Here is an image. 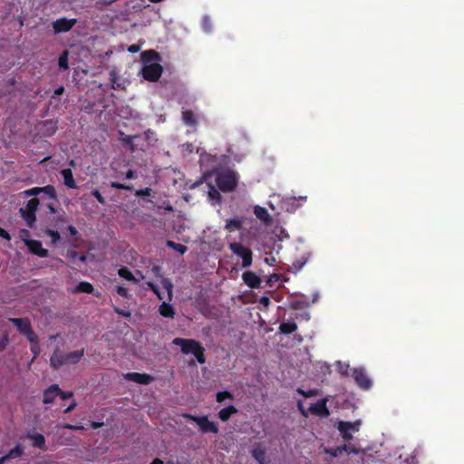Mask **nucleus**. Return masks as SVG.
<instances>
[{"mask_svg": "<svg viewBox=\"0 0 464 464\" xmlns=\"http://www.w3.org/2000/svg\"><path fill=\"white\" fill-rule=\"evenodd\" d=\"M84 355V349L63 353L59 348H56L50 357V366L58 370L63 365L77 364Z\"/></svg>", "mask_w": 464, "mask_h": 464, "instance_id": "f257e3e1", "label": "nucleus"}, {"mask_svg": "<svg viewBox=\"0 0 464 464\" xmlns=\"http://www.w3.org/2000/svg\"><path fill=\"white\" fill-rule=\"evenodd\" d=\"M237 174L229 169L218 172L216 176V184L223 192L233 191L237 188Z\"/></svg>", "mask_w": 464, "mask_h": 464, "instance_id": "f03ea898", "label": "nucleus"}, {"mask_svg": "<svg viewBox=\"0 0 464 464\" xmlns=\"http://www.w3.org/2000/svg\"><path fill=\"white\" fill-rule=\"evenodd\" d=\"M229 250L237 256L242 259V267H249L253 262L252 250L242 245L241 242H230L228 244Z\"/></svg>", "mask_w": 464, "mask_h": 464, "instance_id": "7ed1b4c3", "label": "nucleus"}, {"mask_svg": "<svg viewBox=\"0 0 464 464\" xmlns=\"http://www.w3.org/2000/svg\"><path fill=\"white\" fill-rule=\"evenodd\" d=\"M184 418L196 422L202 433L211 432L217 434L219 430L218 425L214 421L209 420L208 416L197 417L187 413L184 415Z\"/></svg>", "mask_w": 464, "mask_h": 464, "instance_id": "20e7f679", "label": "nucleus"}, {"mask_svg": "<svg viewBox=\"0 0 464 464\" xmlns=\"http://www.w3.org/2000/svg\"><path fill=\"white\" fill-rule=\"evenodd\" d=\"M38 198H34L28 200L25 209L20 208V213L29 227H33L34 224L36 221L35 212L38 208Z\"/></svg>", "mask_w": 464, "mask_h": 464, "instance_id": "39448f33", "label": "nucleus"}, {"mask_svg": "<svg viewBox=\"0 0 464 464\" xmlns=\"http://www.w3.org/2000/svg\"><path fill=\"white\" fill-rule=\"evenodd\" d=\"M9 321L16 326L19 333L24 335L29 342H33L36 334L31 325L28 318H10Z\"/></svg>", "mask_w": 464, "mask_h": 464, "instance_id": "423d86ee", "label": "nucleus"}, {"mask_svg": "<svg viewBox=\"0 0 464 464\" xmlns=\"http://www.w3.org/2000/svg\"><path fill=\"white\" fill-rule=\"evenodd\" d=\"M360 420H356L353 422L341 420L337 424V429L340 431L343 440L349 441L353 439L352 432H357L360 429Z\"/></svg>", "mask_w": 464, "mask_h": 464, "instance_id": "0eeeda50", "label": "nucleus"}, {"mask_svg": "<svg viewBox=\"0 0 464 464\" xmlns=\"http://www.w3.org/2000/svg\"><path fill=\"white\" fill-rule=\"evenodd\" d=\"M174 345L179 346L180 351L183 354H192L198 348H199L202 344L194 339H186L177 337L172 341Z\"/></svg>", "mask_w": 464, "mask_h": 464, "instance_id": "6e6552de", "label": "nucleus"}, {"mask_svg": "<svg viewBox=\"0 0 464 464\" xmlns=\"http://www.w3.org/2000/svg\"><path fill=\"white\" fill-rule=\"evenodd\" d=\"M245 218L237 216L233 218H227L225 221L224 230L231 233L235 231L240 232V241L245 240V231L246 229L243 227Z\"/></svg>", "mask_w": 464, "mask_h": 464, "instance_id": "1a4fd4ad", "label": "nucleus"}, {"mask_svg": "<svg viewBox=\"0 0 464 464\" xmlns=\"http://www.w3.org/2000/svg\"><path fill=\"white\" fill-rule=\"evenodd\" d=\"M163 72V68L160 63L146 64L141 69L142 77L149 82H157Z\"/></svg>", "mask_w": 464, "mask_h": 464, "instance_id": "9d476101", "label": "nucleus"}, {"mask_svg": "<svg viewBox=\"0 0 464 464\" xmlns=\"http://www.w3.org/2000/svg\"><path fill=\"white\" fill-rule=\"evenodd\" d=\"M76 24L77 19L75 18L61 17L52 23L53 34H59L62 33H67L71 31Z\"/></svg>", "mask_w": 464, "mask_h": 464, "instance_id": "9b49d317", "label": "nucleus"}, {"mask_svg": "<svg viewBox=\"0 0 464 464\" xmlns=\"http://www.w3.org/2000/svg\"><path fill=\"white\" fill-rule=\"evenodd\" d=\"M352 371V376L354 379L355 383L362 390H369L372 382L366 374L364 369L362 368H354Z\"/></svg>", "mask_w": 464, "mask_h": 464, "instance_id": "f8f14e48", "label": "nucleus"}, {"mask_svg": "<svg viewBox=\"0 0 464 464\" xmlns=\"http://www.w3.org/2000/svg\"><path fill=\"white\" fill-rule=\"evenodd\" d=\"M327 398H323L309 407V411L313 415H316L322 418H327L330 416V411L327 408Z\"/></svg>", "mask_w": 464, "mask_h": 464, "instance_id": "ddd939ff", "label": "nucleus"}, {"mask_svg": "<svg viewBox=\"0 0 464 464\" xmlns=\"http://www.w3.org/2000/svg\"><path fill=\"white\" fill-rule=\"evenodd\" d=\"M24 244L27 246L29 251L40 257L48 256V250L44 248L41 241L35 239H26L24 240Z\"/></svg>", "mask_w": 464, "mask_h": 464, "instance_id": "4468645a", "label": "nucleus"}, {"mask_svg": "<svg viewBox=\"0 0 464 464\" xmlns=\"http://www.w3.org/2000/svg\"><path fill=\"white\" fill-rule=\"evenodd\" d=\"M124 378L128 381L144 385L150 384L154 380V378L148 373H140L135 372L126 373Z\"/></svg>", "mask_w": 464, "mask_h": 464, "instance_id": "2eb2a0df", "label": "nucleus"}, {"mask_svg": "<svg viewBox=\"0 0 464 464\" xmlns=\"http://www.w3.org/2000/svg\"><path fill=\"white\" fill-rule=\"evenodd\" d=\"M244 283L250 288L255 289L260 287L261 279L253 271H246L242 275Z\"/></svg>", "mask_w": 464, "mask_h": 464, "instance_id": "dca6fc26", "label": "nucleus"}, {"mask_svg": "<svg viewBox=\"0 0 464 464\" xmlns=\"http://www.w3.org/2000/svg\"><path fill=\"white\" fill-rule=\"evenodd\" d=\"M60 392V387L58 384H52L47 389L44 391L43 393V403L44 404H51L54 401L55 398L58 397L57 392Z\"/></svg>", "mask_w": 464, "mask_h": 464, "instance_id": "f3484780", "label": "nucleus"}, {"mask_svg": "<svg viewBox=\"0 0 464 464\" xmlns=\"http://www.w3.org/2000/svg\"><path fill=\"white\" fill-rule=\"evenodd\" d=\"M152 271L156 276L160 278V283H161L163 288H165L167 290L169 299L171 300L172 291H173L172 282L170 281V279H169L167 277H163V276L161 275V269L160 266H153Z\"/></svg>", "mask_w": 464, "mask_h": 464, "instance_id": "a211bd4d", "label": "nucleus"}, {"mask_svg": "<svg viewBox=\"0 0 464 464\" xmlns=\"http://www.w3.org/2000/svg\"><path fill=\"white\" fill-rule=\"evenodd\" d=\"M26 438L32 440L33 447L40 449L43 451L47 450L45 438L43 434L28 432Z\"/></svg>", "mask_w": 464, "mask_h": 464, "instance_id": "6ab92c4d", "label": "nucleus"}, {"mask_svg": "<svg viewBox=\"0 0 464 464\" xmlns=\"http://www.w3.org/2000/svg\"><path fill=\"white\" fill-rule=\"evenodd\" d=\"M252 458L259 464H268L266 461V453L265 449H262L260 444L250 450Z\"/></svg>", "mask_w": 464, "mask_h": 464, "instance_id": "aec40b11", "label": "nucleus"}, {"mask_svg": "<svg viewBox=\"0 0 464 464\" xmlns=\"http://www.w3.org/2000/svg\"><path fill=\"white\" fill-rule=\"evenodd\" d=\"M255 216L263 221L265 224H270L272 222V218L267 211V209L261 206H255L254 208Z\"/></svg>", "mask_w": 464, "mask_h": 464, "instance_id": "412c9836", "label": "nucleus"}, {"mask_svg": "<svg viewBox=\"0 0 464 464\" xmlns=\"http://www.w3.org/2000/svg\"><path fill=\"white\" fill-rule=\"evenodd\" d=\"M61 175L63 179V184L69 188H76L77 185L73 178V174L71 169H63L61 171Z\"/></svg>", "mask_w": 464, "mask_h": 464, "instance_id": "4be33fe9", "label": "nucleus"}, {"mask_svg": "<svg viewBox=\"0 0 464 464\" xmlns=\"http://www.w3.org/2000/svg\"><path fill=\"white\" fill-rule=\"evenodd\" d=\"M24 453V447L21 444H17L14 448L9 450L7 454L0 458V464H3L6 459L19 458Z\"/></svg>", "mask_w": 464, "mask_h": 464, "instance_id": "5701e85b", "label": "nucleus"}, {"mask_svg": "<svg viewBox=\"0 0 464 464\" xmlns=\"http://www.w3.org/2000/svg\"><path fill=\"white\" fill-rule=\"evenodd\" d=\"M236 413H237V409L234 405H229L218 411V418L222 421H227Z\"/></svg>", "mask_w": 464, "mask_h": 464, "instance_id": "b1692460", "label": "nucleus"}, {"mask_svg": "<svg viewBox=\"0 0 464 464\" xmlns=\"http://www.w3.org/2000/svg\"><path fill=\"white\" fill-rule=\"evenodd\" d=\"M159 312L161 316L166 317V318H173L175 315L174 307L170 304L166 303V302H163L160 305Z\"/></svg>", "mask_w": 464, "mask_h": 464, "instance_id": "393cba45", "label": "nucleus"}, {"mask_svg": "<svg viewBox=\"0 0 464 464\" xmlns=\"http://www.w3.org/2000/svg\"><path fill=\"white\" fill-rule=\"evenodd\" d=\"M182 120L186 125L190 127H196L198 124L197 117L190 110H185L182 111Z\"/></svg>", "mask_w": 464, "mask_h": 464, "instance_id": "a878e982", "label": "nucleus"}, {"mask_svg": "<svg viewBox=\"0 0 464 464\" xmlns=\"http://www.w3.org/2000/svg\"><path fill=\"white\" fill-rule=\"evenodd\" d=\"M297 329V324L293 321L283 322L280 324V333L284 334H291Z\"/></svg>", "mask_w": 464, "mask_h": 464, "instance_id": "bb28decb", "label": "nucleus"}, {"mask_svg": "<svg viewBox=\"0 0 464 464\" xmlns=\"http://www.w3.org/2000/svg\"><path fill=\"white\" fill-rule=\"evenodd\" d=\"M93 290H94L93 285L91 283L86 282V281H82L77 285L74 292L75 293L92 294L93 292Z\"/></svg>", "mask_w": 464, "mask_h": 464, "instance_id": "cd10ccee", "label": "nucleus"}, {"mask_svg": "<svg viewBox=\"0 0 464 464\" xmlns=\"http://www.w3.org/2000/svg\"><path fill=\"white\" fill-rule=\"evenodd\" d=\"M166 246L177 252H179L180 255H184L188 251V247L184 245L176 243L171 240H167Z\"/></svg>", "mask_w": 464, "mask_h": 464, "instance_id": "c85d7f7f", "label": "nucleus"}, {"mask_svg": "<svg viewBox=\"0 0 464 464\" xmlns=\"http://www.w3.org/2000/svg\"><path fill=\"white\" fill-rule=\"evenodd\" d=\"M118 275L128 280V281H130V282H134L136 283L137 282V279L135 278V276H133V274L131 273V271L128 268V267H121L118 270Z\"/></svg>", "mask_w": 464, "mask_h": 464, "instance_id": "c756f323", "label": "nucleus"}, {"mask_svg": "<svg viewBox=\"0 0 464 464\" xmlns=\"http://www.w3.org/2000/svg\"><path fill=\"white\" fill-rule=\"evenodd\" d=\"M40 192L44 193L47 195L50 198L56 199V190L55 188L53 185H47L45 187H40Z\"/></svg>", "mask_w": 464, "mask_h": 464, "instance_id": "7c9ffc66", "label": "nucleus"}, {"mask_svg": "<svg viewBox=\"0 0 464 464\" xmlns=\"http://www.w3.org/2000/svg\"><path fill=\"white\" fill-rule=\"evenodd\" d=\"M192 354L197 359L198 363L204 364L206 362L205 348L203 345L198 348L194 353H192Z\"/></svg>", "mask_w": 464, "mask_h": 464, "instance_id": "2f4dec72", "label": "nucleus"}, {"mask_svg": "<svg viewBox=\"0 0 464 464\" xmlns=\"http://www.w3.org/2000/svg\"><path fill=\"white\" fill-rule=\"evenodd\" d=\"M120 135L121 136V141L124 144L129 145L131 151H134L135 149H134L133 140L136 139L137 136L125 135L122 131H120Z\"/></svg>", "mask_w": 464, "mask_h": 464, "instance_id": "473e14b6", "label": "nucleus"}, {"mask_svg": "<svg viewBox=\"0 0 464 464\" xmlns=\"http://www.w3.org/2000/svg\"><path fill=\"white\" fill-rule=\"evenodd\" d=\"M226 399L233 400V394L228 391L218 392L216 394V401L219 403L223 402Z\"/></svg>", "mask_w": 464, "mask_h": 464, "instance_id": "72a5a7b5", "label": "nucleus"}, {"mask_svg": "<svg viewBox=\"0 0 464 464\" xmlns=\"http://www.w3.org/2000/svg\"><path fill=\"white\" fill-rule=\"evenodd\" d=\"M58 65L60 69L67 70L69 68L68 65V51H63V53L60 55L58 60Z\"/></svg>", "mask_w": 464, "mask_h": 464, "instance_id": "f704fd0d", "label": "nucleus"}, {"mask_svg": "<svg viewBox=\"0 0 464 464\" xmlns=\"http://www.w3.org/2000/svg\"><path fill=\"white\" fill-rule=\"evenodd\" d=\"M296 392L304 398L314 397L319 394V391L317 389H309L308 391H304L302 388H298Z\"/></svg>", "mask_w": 464, "mask_h": 464, "instance_id": "c9c22d12", "label": "nucleus"}, {"mask_svg": "<svg viewBox=\"0 0 464 464\" xmlns=\"http://www.w3.org/2000/svg\"><path fill=\"white\" fill-rule=\"evenodd\" d=\"M110 80L111 82V87L112 89H119L121 88V84L120 82V77L119 75L116 73V72L114 71H111L110 72Z\"/></svg>", "mask_w": 464, "mask_h": 464, "instance_id": "e433bc0d", "label": "nucleus"}, {"mask_svg": "<svg viewBox=\"0 0 464 464\" xmlns=\"http://www.w3.org/2000/svg\"><path fill=\"white\" fill-rule=\"evenodd\" d=\"M342 449L343 450V451H345L348 455H351V454H359L361 452H362V450L354 446V445H346V444H343L342 445Z\"/></svg>", "mask_w": 464, "mask_h": 464, "instance_id": "4c0bfd02", "label": "nucleus"}, {"mask_svg": "<svg viewBox=\"0 0 464 464\" xmlns=\"http://www.w3.org/2000/svg\"><path fill=\"white\" fill-rule=\"evenodd\" d=\"M337 371L343 376L350 375V366L347 363H343L341 362H337Z\"/></svg>", "mask_w": 464, "mask_h": 464, "instance_id": "58836bf2", "label": "nucleus"}, {"mask_svg": "<svg viewBox=\"0 0 464 464\" xmlns=\"http://www.w3.org/2000/svg\"><path fill=\"white\" fill-rule=\"evenodd\" d=\"M31 343V352L34 353V358L38 356L40 353V346L38 342V336L34 334V338L33 342H30Z\"/></svg>", "mask_w": 464, "mask_h": 464, "instance_id": "ea45409f", "label": "nucleus"}, {"mask_svg": "<svg viewBox=\"0 0 464 464\" xmlns=\"http://www.w3.org/2000/svg\"><path fill=\"white\" fill-rule=\"evenodd\" d=\"M45 234L52 238L51 242L53 245H55L61 239L59 232L56 230L46 229Z\"/></svg>", "mask_w": 464, "mask_h": 464, "instance_id": "a19ab883", "label": "nucleus"}, {"mask_svg": "<svg viewBox=\"0 0 464 464\" xmlns=\"http://www.w3.org/2000/svg\"><path fill=\"white\" fill-rule=\"evenodd\" d=\"M44 125L46 127V133L48 135L53 134L57 130L56 122L53 121H45Z\"/></svg>", "mask_w": 464, "mask_h": 464, "instance_id": "79ce46f5", "label": "nucleus"}, {"mask_svg": "<svg viewBox=\"0 0 464 464\" xmlns=\"http://www.w3.org/2000/svg\"><path fill=\"white\" fill-rule=\"evenodd\" d=\"M324 452L331 455L333 458H336L343 452V450L342 449V446H339L334 449H325Z\"/></svg>", "mask_w": 464, "mask_h": 464, "instance_id": "37998d69", "label": "nucleus"}, {"mask_svg": "<svg viewBox=\"0 0 464 464\" xmlns=\"http://www.w3.org/2000/svg\"><path fill=\"white\" fill-rule=\"evenodd\" d=\"M307 261V258L304 256H302L300 259H297L293 263V269L295 272H297L303 268V266L305 265Z\"/></svg>", "mask_w": 464, "mask_h": 464, "instance_id": "c03bdc74", "label": "nucleus"}, {"mask_svg": "<svg viewBox=\"0 0 464 464\" xmlns=\"http://www.w3.org/2000/svg\"><path fill=\"white\" fill-rule=\"evenodd\" d=\"M111 187L117 189L131 190L133 188L131 185H126L117 181H111Z\"/></svg>", "mask_w": 464, "mask_h": 464, "instance_id": "a18cd8bd", "label": "nucleus"}, {"mask_svg": "<svg viewBox=\"0 0 464 464\" xmlns=\"http://www.w3.org/2000/svg\"><path fill=\"white\" fill-rule=\"evenodd\" d=\"M147 285L157 295V297L160 300H162L164 298L161 293L160 292V289L157 285H155L152 282H147Z\"/></svg>", "mask_w": 464, "mask_h": 464, "instance_id": "49530a36", "label": "nucleus"}, {"mask_svg": "<svg viewBox=\"0 0 464 464\" xmlns=\"http://www.w3.org/2000/svg\"><path fill=\"white\" fill-rule=\"evenodd\" d=\"M147 285L157 295V297L160 300H162L164 298L161 293L160 292V289L157 285H155L152 282H147Z\"/></svg>", "mask_w": 464, "mask_h": 464, "instance_id": "de8ad7c7", "label": "nucleus"}, {"mask_svg": "<svg viewBox=\"0 0 464 464\" xmlns=\"http://www.w3.org/2000/svg\"><path fill=\"white\" fill-rule=\"evenodd\" d=\"M116 291H117V294L122 297H125V298L130 297L128 289L122 285H118Z\"/></svg>", "mask_w": 464, "mask_h": 464, "instance_id": "09e8293b", "label": "nucleus"}, {"mask_svg": "<svg viewBox=\"0 0 464 464\" xmlns=\"http://www.w3.org/2000/svg\"><path fill=\"white\" fill-rule=\"evenodd\" d=\"M92 196L99 201V203L104 205L106 203L105 198L102 197V195L100 193L98 189H94L92 192Z\"/></svg>", "mask_w": 464, "mask_h": 464, "instance_id": "8fccbe9b", "label": "nucleus"}, {"mask_svg": "<svg viewBox=\"0 0 464 464\" xmlns=\"http://www.w3.org/2000/svg\"><path fill=\"white\" fill-rule=\"evenodd\" d=\"M209 197L217 200H219L221 198L220 193L214 187H211L209 190Z\"/></svg>", "mask_w": 464, "mask_h": 464, "instance_id": "3c124183", "label": "nucleus"}, {"mask_svg": "<svg viewBox=\"0 0 464 464\" xmlns=\"http://www.w3.org/2000/svg\"><path fill=\"white\" fill-rule=\"evenodd\" d=\"M41 192H40V187H35V188H30V189H27L24 191V194L26 196H37L39 195Z\"/></svg>", "mask_w": 464, "mask_h": 464, "instance_id": "603ef678", "label": "nucleus"}, {"mask_svg": "<svg viewBox=\"0 0 464 464\" xmlns=\"http://www.w3.org/2000/svg\"><path fill=\"white\" fill-rule=\"evenodd\" d=\"M150 192H151V188H145L142 189L136 190L135 194H136V196L143 197V196H150Z\"/></svg>", "mask_w": 464, "mask_h": 464, "instance_id": "864d4df0", "label": "nucleus"}, {"mask_svg": "<svg viewBox=\"0 0 464 464\" xmlns=\"http://www.w3.org/2000/svg\"><path fill=\"white\" fill-rule=\"evenodd\" d=\"M58 397H60L63 400H66L69 398H72L73 396V393L72 392H63L60 389V392H57Z\"/></svg>", "mask_w": 464, "mask_h": 464, "instance_id": "5fc2aeb1", "label": "nucleus"}, {"mask_svg": "<svg viewBox=\"0 0 464 464\" xmlns=\"http://www.w3.org/2000/svg\"><path fill=\"white\" fill-rule=\"evenodd\" d=\"M297 408L300 411V413L304 416V417H307L308 416V411L304 409L302 401H298L297 402Z\"/></svg>", "mask_w": 464, "mask_h": 464, "instance_id": "6e6d98bb", "label": "nucleus"}, {"mask_svg": "<svg viewBox=\"0 0 464 464\" xmlns=\"http://www.w3.org/2000/svg\"><path fill=\"white\" fill-rule=\"evenodd\" d=\"M114 311H115V313H117L118 314H121V315H122V316H124V317H130V312H128V311H123V310H121V309H120L119 307H116V306L114 307Z\"/></svg>", "mask_w": 464, "mask_h": 464, "instance_id": "4d7b16f0", "label": "nucleus"}, {"mask_svg": "<svg viewBox=\"0 0 464 464\" xmlns=\"http://www.w3.org/2000/svg\"><path fill=\"white\" fill-rule=\"evenodd\" d=\"M136 178H137L136 171H134L132 169H129L125 173V179H136Z\"/></svg>", "mask_w": 464, "mask_h": 464, "instance_id": "13d9d810", "label": "nucleus"}, {"mask_svg": "<svg viewBox=\"0 0 464 464\" xmlns=\"http://www.w3.org/2000/svg\"><path fill=\"white\" fill-rule=\"evenodd\" d=\"M63 92H64L63 86H60V87L56 88L54 90L53 95L52 96V99H53L55 96H60V95L63 94Z\"/></svg>", "mask_w": 464, "mask_h": 464, "instance_id": "bf43d9fd", "label": "nucleus"}, {"mask_svg": "<svg viewBox=\"0 0 464 464\" xmlns=\"http://www.w3.org/2000/svg\"><path fill=\"white\" fill-rule=\"evenodd\" d=\"M0 237L7 240L11 239L9 233L2 227H0Z\"/></svg>", "mask_w": 464, "mask_h": 464, "instance_id": "052dcab7", "label": "nucleus"}, {"mask_svg": "<svg viewBox=\"0 0 464 464\" xmlns=\"http://www.w3.org/2000/svg\"><path fill=\"white\" fill-rule=\"evenodd\" d=\"M128 51L131 53H136L140 51V46L137 44H131L129 46Z\"/></svg>", "mask_w": 464, "mask_h": 464, "instance_id": "680f3d73", "label": "nucleus"}, {"mask_svg": "<svg viewBox=\"0 0 464 464\" xmlns=\"http://www.w3.org/2000/svg\"><path fill=\"white\" fill-rule=\"evenodd\" d=\"M55 220L57 222L65 223L66 222V214L64 212H63L61 215H58L55 218Z\"/></svg>", "mask_w": 464, "mask_h": 464, "instance_id": "e2e57ef3", "label": "nucleus"}, {"mask_svg": "<svg viewBox=\"0 0 464 464\" xmlns=\"http://www.w3.org/2000/svg\"><path fill=\"white\" fill-rule=\"evenodd\" d=\"M67 230H68V232L70 233L71 236L74 237V236H76L78 234V231H77L76 227H73L72 225L68 226Z\"/></svg>", "mask_w": 464, "mask_h": 464, "instance_id": "0e129e2a", "label": "nucleus"}, {"mask_svg": "<svg viewBox=\"0 0 464 464\" xmlns=\"http://www.w3.org/2000/svg\"><path fill=\"white\" fill-rule=\"evenodd\" d=\"M65 428H67L69 430H83L82 426H77V425H72V424H67L65 426Z\"/></svg>", "mask_w": 464, "mask_h": 464, "instance_id": "69168bd1", "label": "nucleus"}, {"mask_svg": "<svg viewBox=\"0 0 464 464\" xmlns=\"http://www.w3.org/2000/svg\"><path fill=\"white\" fill-rule=\"evenodd\" d=\"M103 426V422H99V421H92L91 422V427L93 429V430H97L101 427Z\"/></svg>", "mask_w": 464, "mask_h": 464, "instance_id": "338daca9", "label": "nucleus"}, {"mask_svg": "<svg viewBox=\"0 0 464 464\" xmlns=\"http://www.w3.org/2000/svg\"><path fill=\"white\" fill-rule=\"evenodd\" d=\"M147 55L155 57V56H158V53L154 50H150V51H146L145 53H142L143 57H145Z\"/></svg>", "mask_w": 464, "mask_h": 464, "instance_id": "774afa93", "label": "nucleus"}]
</instances>
